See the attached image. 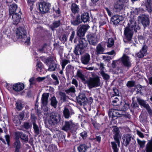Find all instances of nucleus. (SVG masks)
I'll list each match as a JSON object with an SVG mask.
<instances>
[{
    "label": "nucleus",
    "instance_id": "obj_1",
    "mask_svg": "<svg viewBox=\"0 0 152 152\" xmlns=\"http://www.w3.org/2000/svg\"><path fill=\"white\" fill-rule=\"evenodd\" d=\"M136 18L134 14H131L129 17L127 26L125 28L124 34L125 37L129 41L131 40L134 31L136 32L140 30V27L137 23Z\"/></svg>",
    "mask_w": 152,
    "mask_h": 152
},
{
    "label": "nucleus",
    "instance_id": "obj_2",
    "mask_svg": "<svg viewBox=\"0 0 152 152\" xmlns=\"http://www.w3.org/2000/svg\"><path fill=\"white\" fill-rule=\"evenodd\" d=\"M16 36L18 39L28 44L30 40L29 36L26 35L27 32L24 27L20 26L17 28L16 30Z\"/></svg>",
    "mask_w": 152,
    "mask_h": 152
},
{
    "label": "nucleus",
    "instance_id": "obj_3",
    "mask_svg": "<svg viewBox=\"0 0 152 152\" xmlns=\"http://www.w3.org/2000/svg\"><path fill=\"white\" fill-rule=\"evenodd\" d=\"M61 118V116L58 114L52 112L49 114L48 123L50 126L55 127L59 123Z\"/></svg>",
    "mask_w": 152,
    "mask_h": 152
},
{
    "label": "nucleus",
    "instance_id": "obj_4",
    "mask_svg": "<svg viewBox=\"0 0 152 152\" xmlns=\"http://www.w3.org/2000/svg\"><path fill=\"white\" fill-rule=\"evenodd\" d=\"M78 128L77 126L73 122L72 120L65 121L61 127V129L66 132L70 131L76 132Z\"/></svg>",
    "mask_w": 152,
    "mask_h": 152
},
{
    "label": "nucleus",
    "instance_id": "obj_5",
    "mask_svg": "<svg viewBox=\"0 0 152 152\" xmlns=\"http://www.w3.org/2000/svg\"><path fill=\"white\" fill-rule=\"evenodd\" d=\"M40 58L47 65H49V67L48 69V71H54L56 70L57 65L55 63L54 58L53 57H50L46 58L44 57H42Z\"/></svg>",
    "mask_w": 152,
    "mask_h": 152
},
{
    "label": "nucleus",
    "instance_id": "obj_6",
    "mask_svg": "<svg viewBox=\"0 0 152 152\" xmlns=\"http://www.w3.org/2000/svg\"><path fill=\"white\" fill-rule=\"evenodd\" d=\"M89 89L100 86V79L98 76L94 77H90L86 82Z\"/></svg>",
    "mask_w": 152,
    "mask_h": 152
},
{
    "label": "nucleus",
    "instance_id": "obj_7",
    "mask_svg": "<svg viewBox=\"0 0 152 152\" xmlns=\"http://www.w3.org/2000/svg\"><path fill=\"white\" fill-rule=\"evenodd\" d=\"M50 5V3L44 1L38 3L39 10L42 14L48 13L49 12Z\"/></svg>",
    "mask_w": 152,
    "mask_h": 152
},
{
    "label": "nucleus",
    "instance_id": "obj_8",
    "mask_svg": "<svg viewBox=\"0 0 152 152\" xmlns=\"http://www.w3.org/2000/svg\"><path fill=\"white\" fill-rule=\"evenodd\" d=\"M149 17L148 15L145 14L140 15L138 17V21L142 24L144 28L149 26L150 20Z\"/></svg>",
    "mask_w": 152,
    "mask_h": 152
},
{
    "label": "nucleus",
    "instance_id": "obj_9",
    "mask_svg": "<svg viewBox=\"0 0 152 152\" xmlns=\"http://www.w3.org/2000/svg\"><path fill=\"white\" fill-rule=\"evenodd\" d=\"M89 27L88 25H84L78 27L77 30V36L79 38L83 37Z\"/></svg>",
    "mask_w": 152,
    "mask_h": 152
},
{
    "label": "nucleus",
    "instance_id": "obj_10",
    "mask_svg": "<svg viewBox=\"0 0 152 152\" xmlns=\"http://www.w3.org/2000/svg\"><path fill=\"white\" fill-rule=\"evenodd\" d=\"M123 144L126 146L129 144L131 140H134V137L130 134H125L122 137Z\"/></svg>",
    "mask_w": 152,
    "mask_h": 152
},
{
    "label": "nucleus",
    "instance_id": "obj_11",
    "mask_svg": "<svg viewBox=\"0 0 152 152\" xmlns=\"http://www.w3.org/2000/svg\"><path fill=\"white\" fill-rule=\"evenodd\" d=\"M63 115L66 119H68L74 114L73 110L71 109H69L67 107H65L63 110Z\"/></svg>",
    "mask_w": 152,
    "mask_h": 152
},
{
    "label": "nucleus",
    "instance_id": "obj_12",
    "mask_svg": "<svg viewBox=\"0 0 152 152\" xmlns=\"http://www.w3.org/2000/svg\"><path fill=\"white\" fill-rule=\"evenodd\" d=\"M114 8L117 12H120L124 9V0H117L114 4Z\"/></svg>",
    "mask_w": 152,
    "mask_h": 152
},
{
    "label": "nucleus",
    "instance_id": "obj_13",
    "mask_svg": "<svg viewBox=\"0 0 152 152\" xmlns=\"http://www.w3.org/2000/svg\"><path fill=\"white\" fill-rule=\"evenodd\" d=\"M124 19V17L122 16L115 15L111 17V22L113 24L116 25L120 21L123 20Z\"/></svg>",
    "mask_w": 152,
    "mask_h": 152
},
{
    "label": "nucleus",
    "instance_id": "obj_14",
    "mask_svg": "<svg viewBox=\"0 0 152 152\" xmlns=\"http://www.w3.org/2000/svg\"><path fill=\"white\" fill-rule=\"evenodd\" d=\"M71 23L72 24L76 26L79 25L81 23L80 15H78L76 17H75L73 14H71Z\"/></svg>",
    "mask_w": 152,
    "mask_h": 152
},
{
    "label": "nucleus",
    "instance_id": "obj_15",
    "mask_svg": "<svg viewBox=\"0 0 152 152\" xmlns=\"http://www.w3.org/2000/svg\"><path fill=\"white\" fill-rule=\"evenodd\" d=\"M77 100L78 103L81 105L83 104H86L88 100L84 93H80L79 95L77 97Z\"/></svg>",
    "mask_w": 152,
    "mask_h": 152
},
{
    "label": "nucleus",
    "instance_id": "obj_16",
    "mask_svg": "<svg viewBox=\"0 0 152 152\" xmlns=\"http://www.w3.org/2000/svg\"><path fill=\"white\" fill-rule=\"evenodd\" d=\"M121 61L123 65L127 68H129L131 66L129 57L124 55L121 58Z\"/></svg>",
    "mask_w": 152,
    "mask_h": 152
},
{
    "label": "nucleus",
    "instance_id": "obj_17",
    "mask_svg": "<svg viewBox=\"0 0 152 152\" xmlns=\"http://www.w3.org/2000/svg\"><path fill=\"white\" fill-rule=\"evenodd\" d=\"M113 134H114L113 136V138L116 142L117 143L118 145L120 144V141L119 140V132L120 131L119 129L116 126H115L113 127Z\"/></svg>",
    "mask_w": 152,
    "mask_h": 152
},
{
    "label": "nucleus",
    "instance_id": "obj_18",
    "mask_svg": "<svg viewBox=\"0 0 152 152\" xmlns=\"http://www.w3.org/2000/svg\"><path fill=\"white\" fill-rule=\"evenodd\" d=\"M88 39L90 44L95 45L97 43V37L94 34H90L88 35Z\"/></svg>",
    "mask_w": 152,
    "mask_h": 152
},
{
    "label": "nucleus",
    "instance_id": "obj_19",
    "mask_svg": "<svg viewBox=\"0 0 152 152\" xmlns=\"http://www.w3.org/2000/svg\"><path fill=\"white\" fill-rule=\"evenodd\" d=\"M15 139H18L20 138L26 142L28 141V137L27 135L21 132H16L15 133Z\"/></svg>",
    "mask_w": 152,
    "mask_h": 152
},
{
    "label": "nucleus",
    "instance_id": "obj_20",
    "mask_svg": "<svg viewBox=\"0 0 152 152\" xmlns=\"http://www.w3.org/2000/svg\"><path fill=\"white\" fill-rule=\"evenodd\" d=\"M79 43L77 45L79 46L80 49H83L86 48L88 45L87 40L85 39L82 38H80L78 39Z\"/></svg>",
    "mask_w": 152,
    "mask_h": 152
},
{
    "label": "nucleus",
    "instance_id": "obj_21",
    "mask_svg": "<svg viewBox=\"0 0 152 152\" xmlns=\"http://www.w3.org/2000/svg\"><path fill=\"white\" fill-rule=\"evenodd\" d=\"M90 59V55L88 53H86L81 57V63L84 65L88 64L89 63Z\"/></svg>",
    "mask_w": 152,
    "mask_h": 152
},
{
    "label": "nucleus",
    "instance_id": "obj_22",
    "mask_svg": "<svg viewBox=\"0 0 152 152\" xmlns=\"http://www.w3.org/2000/svg\"><path fill=\"white\" fill-rule=\"evenodd\" d=\"M49 95V93H44L42 94L41 100V103L43 106H46L47 105Z\"/></svg>",
    "mask_w": 152,
    "mask_h": 152
},
{
    "label": "nucleus",
    "instance_id": "obj_23",
    "mask_svg": "<svg viewBox=\"0 0 152 152\" xmlns=\"http://www.w3.org/2000/svg\"><path fill=\"white\" fill-rule=\"evenodd\" d=\"M12 18L13 20V23L14 25H17L20 22L21 18L20 15L18 13L12 14Z\"/></svg>",
    "mask_w": 152,
    "mask_h": 152
},
{
    "label": "nucleus",
    "instance_id": "obj_24",
    "mask_svg": "<svg viewBox=\"0 0 152 152\" xmlns=\"http://www.w3.org/2000/svg\"><path fill=\"white\" fill-rule=\"evenodd\" d=\"M147 50V47L145 45H144L142 49L140 50L139 52L137 54V56L139 58H141L144 57L145 54L146 53Z\"/></svg>",
    "mask_w": 152,
    "mask_h": 152
},
{
    "label": "nucleus",
    "instance_id": "obj_25",
    "mask_svg": "<svg viewBox=\"0 0 152 152\" xmlns=\"http://www.w3.org/2000/svg\"><path fill=\"white\" fill-rule=\"evenodd\" d=\"M8 6H9V15L10 16V17L12 14L15 13H14L17 8V6L15 4L10 5L9 3L8 4Z\"/></svg>",
    "mask_w": 152,
    "mask_h": 152
},
{
    "label": "nucleus",
    "instance_id": "obj_26",
    "mask_svg": "<svg viewBox=\"0 0 152 152\" xmlns=\"http://www.w3.org/2000/svg\"><path fill=\"white\" fill-rule=\"evenodd\" d=\"M24 87V84L23 83H18L13 85V89L17 91H20L23 90Z\"/></svg>",
    "mask_w": 152,
    "mask_h": 152
},
{
    "label": "nucleus",
    "instance_id": "obj_27",
    "mask_svg": "<svg viewBox=\"0 0 152 152\" xmlns=\"http://www.w3.org/2000/svg\"><path fill=\"white\" fill-rule=\"evenodd\" d=\"M109 116L110 117H111L115 119H116L118 117L117 109H112L110 110L108 113Z\"/></svg>",
    "mask_w": 152,
    "mask_h": 152
},
{
    "label": "nucleus",
    "instance_id": "obj_28",
    "mask_svg": "<svg viewBox=\"0 0 152 152\" xmlns=\"http://www.w3.org/2000/svg\"><path fill=\"white\" fill-rule=\"evenodd\" d=\"M104 50V48L100 44H99L96 47L95 53L97 55H99L100 54H103Z\"/></svg>",
    "mask_w": 152,
    "mask_h": 152
},
{
    "label": "nucleus",
    "instance_id": "obj_29",
    "mask_svg": "<svg viewBox=\"0 0 152 152\" xmlns=\"http://www.w3.org/2000/svg\"><path fill=\"white\" fill-rule=\"evenodd\" d=\"M76 76L80 78L83 82H84L86 81L85 76L82 70L78 69L77 71Z\"/></svg>",
    "mask_w": 152,
    "mask_h": 152
},
{
    "label": "nucleus",
    "instance_id": "obj_30",
    "mask_svg": "<svg viewBox=\"0 0 152 152\" xmlns=\"http://www.w3.org/2000/svg\"><path fill=\"white\" fill-rule=\"evenodd\" d=\"M137 101L138 104L141 106L145 108L149 105L147 103L146 101L141 99L140 97H137Z\"/></svg>",
    "mask_w": 152,
    "mask_h": 152
},
{
    "label": "nucleus",
    "instance_id": "obj_31",
    "mask_svg": "<svg viewBox=\"0 0 152 152\" xmlns=\"http://www.w3.org/2000/svg\"><path fill=\"white\" fill-rule=\"evenodd\" d=\"M118 107L119 108V110L125 111L129 107V105L128 103L125 102H121Z\"/></svg>",
    "mask_w": 152,
    "mask_h": 152
},
{
    "label": "nucleus",
    "instance_id": "obj_32",
    "mask_svg": "<svg viewBox=\"0 0 152 152\" xmlns=\"http://www.w3.org/2000/svg\"><path fill=\"white\" fill-rule=\"evenodd\" d=\"M15 141L13 143V146L15 148V152H18L20 151V149L21 146V143L20 140L17 139L15 138Z\"/></svg>",
    "mask_w": 152,
    "mask_h": 152
},
{
    "label": "nucleus",
    "instance_id": "obj_33",
    "mask_svg": "<svg viewBox=\"0 0 152 152\" xmlns=\"http://www.w3.org/2000/svg\"><path fill=\"white\" fill-rule=\"evenodd\" d=\"M81 19L84 23L89 21L90 19L89 14L87 12L84 13L81 15Z\"/></svg>",
    "mask_w": 152,
    "mask_h": 152
},
{
    "label": "nucleus",
    "instance_id": "obj_34",
    "mask_svg": "<svg viewBox=\"0 0 152 152\" xmlns=\"http://www.w3.org/2000/svg\"><path fill=\"white\" fill-rule=\"evenodd\" d=\"M145 6L148 11L151 12L152 11V0H147L145 2Z\"/></svg>",
    "mask_w": 152,
    "mask_h": 152
},
{
    "label": "nucleus",
    "instance_id": "obj_35",
    "mask_svg": "<svg viewBox=\"0 0 152 152\" xmlns=\"http://www.w3.org/2000/svg\"><path fill=\"white\" fill-rule=\"evenodd\" d=\"M50 104L51 106L56 108L57 107L58 102L55 96H53L50 98Z\"/></svg>",
    "mask_w": 152,
    "mask_h": 152
},
{
    "label": "nucleus",
    "instance_id": "obj_36",
    "mask_svg": "<svg viewBox=\"0 0 152 152\" xmlns=\"http://www.w3.org/2000/svg\"><path fill=\"white\" fill-rule=\"evenodd\" d=\"M71 9L72 12L74 14L78 13L79 11V7L75 3H72V4Z\"/></svg>",
    "mask_w": 152,
    "mask_h": 152
},
{
    "label": "nucleus",
    "instance_id": "obj_37",
    "mask_svg": "<svg viewBox=\"0 0 152 152\" xmlns=\"http://www.w3.org/2000/svg\"><path fill=\"white\" fill-rule=\"evenodd\" d=\"M88 148V146L85 144H81L77 148L79 152H86Z\"/></svg>",
    "mask_w": 152,
    "mask_h": 152
},
{
    "label": "nucleus",
    "instance_id": "obj_38",
    "mask_svg": "<svg viewBox=\"0 0 152 152\" xmlns=\"http://www.w3.org/2000/svg\"><path fill=\"white\" fill-rule=\"evenodd\" d=\"M145 151L146 152H152V140L149 141L146 144Z\"/></svg>",
    "mask_w": 152,
    "mask_h": 152
},
{
    "label": "nucleus",
    "instance_id": "obj_39",
    "mask_svg": "<svg viewBox=\"0 0 152 152\" xmlns=\"http://www.w3.org/2000/svg\"><path fill=\"white\" fill-rule=\"evenodd\" d=\"M33 124L34 132L37 135H38L39 134V128L35 121L33 122Z\"/></svg>",
    "mask_w": 152,
    "mask_h": 152
},
{
    "label": "nucleus",
    "instance_id": "obj_40",
    "mask_svg": "<svg viewBox=\"0 0 152 152\" xmlns=\"http://www.w3.org/2000/svg\"><path fill=\"white\" fill-rule=\"evenodd\" d=\"M59 94L60 97V100L63 102H65L68 97V96L66 95L65 93L62 92H59Z\"/></svg>",
    "mask_w": 152,
    "mask_h": 152
},
{
    "label": "nucleus",
    "instance_id": "obj_41",
    "mask_svg": "<svg viewBox=\"0 0 152 152\" xmlns=\"http://www.w3.org/2000/svg\"><path fill=\"white\" fill-rule=\"evenodd\" d=\"M51 76L54 80L53 82L54 85H58L59 83V81L57 76L54 74H52Z\"/></svg>",
    "mask_w": 152,
    "mask_h": 152
},
{
    "label": "nucleus",
    "instance_id": "obj_42",
    "mask_svg": "<svg viewBox=\"0 0 152 152\" xmlns=\"http://www.w3.org/2000/svg\"><path fill=\"white\" fill-rule=\"evenodd\" d=\"M100 74L103 79L105 80H107L110 78V75L106 73L104 71L100 72Z\"/></svg>",
    "mask_w": 152,
    "mask_h": 152
},
{
    "label": "nucleus",
    "instance_id": "obj_43",
    "mask_svg": "<svg viewBox=\"0 0 152 152\" xmlns=\"http://www.w3.org/2000/svg\"><path fill=\"white\" fill-rule=\"evenodd\" d=\"M83 49H80L79 46L77 45L75 48V50L74 51V53L76 55H79L82 54L81 50Z\"/></svg>",
    "mask_w": 152,
    "mask_h": 152
},
{
    "label": "nucleus",
    "instance_id": "obj_44",
    "mask_svg": "<svg viewBox=\"0 0 152 152\" xmlns=\"http://www.w3.org/2000/svg\"><path fill=\"white\" fill-rule=\"evenodd\" d=\"M114 45V40L113 38H109L107 42V46L108 47H112Z\"/></svg>",
    "mask_w": 152,
    "mask_h": 152
},
{
    "label": "nucleus",
    "instance_id": "obj_45",
    "mask_svg": "<svg viewBox=\"0 0 152 152\" xmlns=\"http://www.w3.org/2000/svg\"><path fill=\"white\" fill-rule=\"evenodd\" d=\"M112 148L113 150V152H118V149L116 143L114 142H111Z\"/></svg>",
    "mask_w": 152,
    "mask_h": 152
},
{
    "label": "nucleus",
    "instance_id": "obj_46",
    "mask_svg": "<svg viewBox=\"0 0 152 152\" xmlns=\"http://www.w3.org/2000/svg\"><path fill=\"white\" fill-rule=\"evenodd\" d=\"M135 81L131 80L128 81L126 86L128 88H131L135 86Z\"/></svg>",
    "mask_w": 152,
    "mask_h": 152
},
{
    "label": "nucleus",
    "instance_id": "obj_47",
    "mask_svg": "<svg viewBox=\"0 0 152 152\" xmlns=\"http://www.w3.org/2000/svg\"><path fill=\"white\" fill-rule=\"evenodd\" d=\"M65 92L68 94L70 93H74L75 92V87L74 86H72L69 89L66 90Z\"/></svg>",
    "mask_w": 152,
    "mask_h": 152
},
{
    "label": "nucleus",
    "instance_id": "obj_48",
    "mask_svg": "<svg viewBox=\"0 0 152 152\" xmlns=\"http://www.w3.org/2000/svg\"><path fill=\"white\" fill-rule=\"evenodd\" d=\"M36 69L38 71L41 72L42 69V64L41 62L37 61L36 66Z\"/></svg>",
    "mask_w": 152,
    "mask_h": 152
},
{
    "label": "nucleus",
    "instance_id": "obj_49",
    "mask_svg": "<svg viewBox=\"0 0 152 152\" xmlns=\"http://www.w3.org/2000/svg\"><path fill=\"white\" fill-rule=\"evenodd\" d=\"M53 26L54 28H56L59 27L61 24V20H54L53 22Z\"/></svg>",
    "mask_w": 152,
    "mask_h": 152
},
{
    "label": "nucleus",
    "instance_id": "obj_50",
    "mask_svg": "<svg viewBox=\"0 0 152 152\" xmlns=\"http://www.w3.org/2000/svg\"><path fill=\"white\" fill-rule=\"evenodd\" d=\"M16 108L18 110H20L23 108V107L22 104L20 102H16Z\"/></svg>",
    "mask_w": 152,
    "mask_h": 152
},
{
    "label": "nucleus",
    "instance_id": "obj_51",
    "mask_svg": "<svg viewBox=\"0 0 152 152\" xmlns=\"http://www.w3.org/2000/svg\"><path fill=\"white\" fill-rule=\"evenodd\" d=\"M27 1L28 5L30 7V10H32L33 8L34 4L35 2L34 1V0H27Z\"/></svg>",
    "mask_w": 152,
    "mask_h": 152
},
{
    "label": "nucleus",
    "instance_id": "obj_52",
    "mask_svg": "<svg viewBox=\"0 0 152 152\" xmlns=\"http://www.w3.org/2000/svg\"><path fill=\"white\" fill-rule=\"evenodd\" d=\"M48 149L50 152H56L57 149L55 145H51L49 146Z\"/></svg>",
    "mask_w": 152,
    "mask_h": 152
},
{
    "label": "nucleus",
    "instance_id": "obj_53",
    "mask_svg": "<svg viewBox=\"0 0 152 152\" xmlns=\"http://www.w3.org/2000/svg\"><path fill=\"white\" fill-rule=\"evenodd\" d=\"M137 141L138 144L140 145V148H142L145 146V141H141L139 139H137Z\"/></svg>",
    "mask_w": 152,
    "mask_h": 152
},
{
    "label": "nucleus",
    "instance_id": "obj_54",
    "mask_svg": "<svg viewBox=\"0 0 152 152\" xmlns=\"http://www.w3.org/2000/svg\"><path fill=\"white\" fill-rule=\"evenodd\" d=\"M69 62V61L67 60L64 59L62 61L61 64L63 69H64L65 66Z\"/></svg>",
    "mask_w": 152,
    "mask_h": 152
},
{
    "label": "nucleus",
    "instance_id": "obj_55",
    "mask_svg": "<svg viewBox=\"0 0 152 152\" xmlns=\"http://www.w3.org/2000/svg\"><path fill=\"white\" fill-rule=\"evenodd\" d=\"M60 40L63 42H66L67 40V37L65 34H63L60 38Z\"/></svg>",
    "mask_w": 152,
    "mask_h": 152
},
{
    "label": "nucleus",
    "instance_id": "obj_56",
    "mask_svg": "<svg viewBox=\"0 0 152 152\" xmlns=\"http://www.w3.org/2000/svg\"><path fill=\"white\" fill-rule=\"evenodd\" d=\"M80 135L82 137L83 139H86L87 136V133L86 131H83L80 133Z\"/></svg>",
    "mask_w": 152,
    "mask_h": 152
},
{
    "label": "nucleus",
    "instance_id": "obj_57",
    "mask_svg": "<svg viewBox=\"0 0 152 152\" xmlns=\"http://www.w3.org/2000/svg\"><path fill=\"white\" fill-rule=\"evenodd\" d=\"M137 94L140 93L141 94L142 93L141 92L142 88V86L140 85H138L137 87Z\"/></svg>",
    "mask_w": 152,
    "mask_h": 152
},
{
    "label": "nucleus",
    "instance_id": "obj_58",
    "mask_svg": "<svg viewBox=\"0 0 152 152\" xmlns=\"http://www.w3.org/2000/svg\"><path fill=\"white\" fill-rule=\"evenodd\" d=\"M14 123L15 124L16 126L20 125L21 124V122L18 119L15 118L13 120Z\"/></svg>",
    "mask_w": 152,
    "mask_h": 152
},
{
    "label": "nucleus",
    "instance_id": "obj_59",
    "mask_svg": "<svg viewBox=\"0 0 152 152\" xmlns=\"http://www.w3.org/2000/svg\"><path fill=\"white\" fill-rule=\"evenodd\" d=\"M103 59L107 62H109L110 59H112L111 57L109 56H103Z\"/></svg>",
    "mask_w": 152,
    "mask_h": 152
},
{
    "label": "nucleus",
    "instance_id": "obj_60",
    "mask_svg": "<svg viewBox=\"0 0 152 152\" xmlns=\"http://www.w3.org/2000/svg\"><path fill=\"white\" fill-rule=\"evenodd\" d=\"M97 64L98 66H99V69L100 70V72H104V64L102 63H100L99 65L98 63Z\"/></svg>",
    "mask_w": 152,
    "mask_h": 152
},
{
    "label": "nucleus",
    "instance_id": "obj_61",
    "mask_svg": "<svg viewBox=\"0 0 152 152\" xmlns=\"http://www.w3.org/2000/svg\"><path fill=\"white\" fill-rule=\"evenodd\" d=\"M146 108L149 114L150 115H152V110L149 105Z\"/></svg>",
    "mask_w": 152,
    "mask_h": 152
},
{
    "label": "nucleus",
    "instance_id": "obj_62",
    "mask_svg": "<svg viewBox=\"0 0 152 152\" xmlns=\"http://www.w3.org/2000/svg\"><path fill=\"white\" fill-rule=\"evenodd\" d=\"M75 35V31H73L71 33L70 36L69 38V40L71 41L72 42V40L74 38V37Z\"/></svg>",
    "mask_w": 152,
    "mask_h": 152
},
{
    "label": "nucleus",
    "instance_id": "obj_63",
    "mask_svg": "<svg viewBox=\"0 0 152 152\" xmlns=\"http://www.w3.org/2000/svg\"><path fill=\"white\" fill-rule=\"evenodd\" d=\"M113 92L114 94L113 95L114 96H119V93L118 90L116 88H114L113 89Z\"/></svg>",
    "mask_w": 152,
    "mask_h": 152
},
{
    "label": "nucleus",
    "instance_id": "obj_64",
    "mask_svg": "<svg viewBox=\"0 0 152 152\" xmlns=\"http://www.w3.org/2000/svg\"><path fill=\"white\" fill-rule=\"evenodd\" d=\"M117 113H118V117H119L122 115H123V113H124V111L119 110V108L118 107L117 109Z\"/></svg>",
    "mask_w": 152,
    "mask_h": 152
}]
</instances>
